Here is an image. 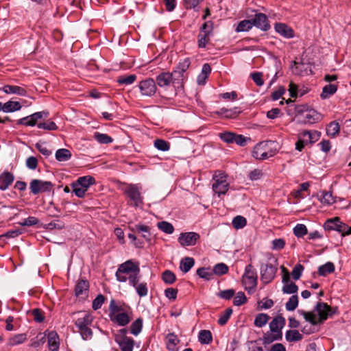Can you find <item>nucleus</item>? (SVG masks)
<instances>
[{"label":"nucleus","mask_w":351,"mask_h":351,"mask_svg":"<svg viewBox=\"0 0 351 351\" xmlns=\"http://www.w3.org/2000/svg\"><path fill=\"white\" fill-rule=\"evenodd\" d=\"M109 317L118 326H125L132 319V311L129 305L111 300L109 305Z\"/></svg>","instance_id":"1"},{"label":"nucleus","mask_w":351,"mask_h":351,"mask_svg":"<svg viewBox=\"0 0 351 351\" xmlns=\"http://www.w3.org/2000/svg\"><path fill=\"white\" fill-rule=\"evenodd\" d=\"M139 274V264L128 260L119 266L115 276L119 282H125L128 280L130 282V277L137 276Z\"/></svg>","instance_id":"2"},{"label":"nucleus","mask_w":351,"mask_h":351,"mask_svg":"<svg viewBox=\"0 0 351 351\" xmlns=\"http://www.w3.org/2000/svg\"><path fill=\"white\" fill-rule=\"evenodd\" d=\"M265 263H263L261 267V280L264 283L270 282L275 277L277 271V259L271 254L265 255Z\"/></svg>","instance_id":"3"},{"label":"nucleus","mask_w":351,"mask_h":351,"mask_svg":"<svg viewBox=\"0 0 351 351\" xmlns=\"http://www.w3.org/2000/svg\"><path fill=\"white\" fill-rule=\"evenodd\" d=\"M212 189L218 196L225 195L229 190L230 183L228 174L221 170H217L213 176Z\"/></svg>","instance_id":"4"},{"label":"nucleus","mask_w":351,"mask_h":351,"mask_svg":"<svg viewBox=\"0 0 351 351\" xmlns=\"http://www.w3.org/2000/svg\"><path fill=\"white\" fill-rule=\"evenodd\" d=\"M93 322V317L86 313L82 314L75 322V324L84 340L90 339L93 337V331L90 328Z\"/></svg>","instance_id":"5"},{"label":"nucleus","mask_w":351,"mask_h":351,"mask_svg":"<svg viewBox=\"0 0 351 351\" xmlns=\"http://www.w3.org/2000/svg\"><path fill=\"white\" fill-rule=\"evenodd\" d=\"M95 183V179L91 176H82L71 184L75 195L80 197H84L88 188Z\"/></svg>","instance_id":"6"},{"label":"nucleus","mask_w":351,"mask_h":351,"mask_svg":"<svg viewBox=\"0 0 351 351\" xmlns=\"http://www.w3.org/2000/svg\"><path fill=\"white\" fill-rule=\"evenodd\" d=\"M258 276L256 269L252 264L245 267L244 274L242 276V284L245 290L249 293L253 291L257 286Z\"/></svg>","instance_id":"7"},{"label":"nucleus","mask_w":351,"mask_h":351,"mask_svg":"<svg viewBox=\"0 0 351 351\" xmlns=\"http://www.w3.org/2000/svg\"><path fill=\"white\" fill-rule=\"evenodd\" d=\"M127 331L125 328L121 329L114 336V340L119 344L121 351L133 350L134 341L126 336Z\"/></svg>","instance_id":"8"},{"label":"nucleus","mask_w":351,"mask_h":351,"mask_svg":"<svg viewBox=\"0 0 351 351\" xmlns=\"http://www.w3.org/2000/svg\"><path fill=\"white\" fill-rule=\"evenodd\" d=\"M175 81L173 72H162L159 74L156 79V82L160 87H166L172 84L176 90L183 88L182 84L176 83L174 82Z\"/></svg>","instance_id":"9"},{"label":"nucleus","mask_w":351,"mask_h":351,"mask_svg":"<svg viewBox=\"0 0 351 351\" xmlns=\"http://www.w3.org/2000/svg\"><path fill=\"white\" fill-rule=\"evenodd\" d=\"M125 193L128 196L130 201L132 202L131 205L139 207L143 204V197L137 185L128 184L125 189Z\"/></svg>","instance_id":"10"},{"label":"nucleus","mask_w":351,"mask_h":351,"mask_svg":"<svg viewBox=\"0 0 351 351\" xmlns=\"http://www.w3.org/2000/svg\"><path fill=\"white\" fill-rule=\"evenodd\" d=\"M190 65L191 60L189 58H186L179 62L176 69L173 71L176 80L174 82L178 84H182L184 86V81L186 78L184 73L189 68Z\"/></svg>","instance_id":"11"},{"label":"nucleus","mask_w":351,"mask_h":351,"mask_svg":"<svg viewBox=\"0 0 351 351\" xmlns=\"http://www.w3.org/2000/svg\"><path fill=\"white\" fill-rule=\"evenodd\" d=\"M213 26L208 23H203L197 36V44L199 48H205L210 41V37L213 34Z\"/></svg>","instance_id":"12"},{"label":"nucleus","mask_w":351,"mask_h":351,"mask_svg":"<svg viewBox=\"0 0 351 351\" xmlns=\"http://www.w3.org/2000/svg\"><path fill=\"white\" fill-rule=\"evenodd\" d=\"M48 116L49 112L47 111L37 112L29 116L20 119L18 120L17 123L26 126H34L39 119L47 118Z\"/></svg>","instance_id":"13"},{"label":"nucleus","mask_w":351,"mask_h":351,"mask_svg":"<svg viewBox=\"0 0 351 351\" xmlns=\"http://www.w3.org/2000/svg\"><path fill=\"white\" fill-rule=\"evenodd\" d=\"M141 93L144 96H153L157 90L156 82L152 78H148L139 82Z\"/></svg>","instance_id":"14"},{"label":"nucleus","mask_w":351,"mask_h":351,"mask_svg":"<svg viewBox=\"0 0 351 351\" xmlns=\"http://www.w3.org/2000/svg\"><path fill=\"white\" fill-rule=\"evenodd\" d=\"M52 188V184L49 181H43L40 180H32L29 184L31 192L36 195L40 193L49 191Z\"/></svg>","instance_id":"15"},{"label":"nucleus","mask_w":351,"mask_h":351,"mask_svg":"<svg viewBox=\"0 0 351 351\" xmlns=\"http://www.w3.org/2000/svg\"><path fill=\"white\" fill-rule=\"evenodd\" d=\"M129 284L135 288L139 297L142 298L147 295L148 288L147 283L145 282H140V274L137 276L130 277Z\"/></svg>","instance_id":"16"},{"label":"nucleus","mask_w":351,"mask_h":351,"mask_svg":"<svg viewBox=\"0 0 351 351\" xmlns=\"http://www.w3.org/2000/svg\"><path fill=\"white\" fill-rule=\"evenodd\" d=\"M267 142H261L256 144L253 149L252 156L258 160H265L271 156L272 154H269Z\"/></svg>","instance_id":"17"},{"label":"nucleus","mask_w":351,"mask_h":351,"mask_svg":"<svg viewBox=\"0 0 351 351\" xmlns=\"http://www.w3.org/2000/svg\"><path fill=\"white\" fill-rule=\"evenodd\" d=\"M199 239V234L194 232L181 233L178 237V241L183 247L192 246L196 244Z\"/></svg>","instance_id":"18"},{"label":"nucleus","mask_w":351,"mask_h":351,"mask_svg":"<svg viewBox=\"0 0 351 351\" xmlns=\"http://www.w3.org/2000/svg\"><path fill=\"white\" fill-rule=\"evenodd\" d=\"M324 227L328 230H337L341 234L345 232L346 229L348 228V226L341 222L338 217L328 219L324 224Z\"/></svg>","instance_id":"19"},{"label":"nucleus","mask_w":351,"mask_h":351,"mask_svg":"<svg viewBox=\"0 0 351 351\" xmlns=\"http://www.w3.org/2000/svg\"><path fill=\"white\" fill-rule=\"evenodd\" d=\"M285 325V319L280 315H278L273 319L269 324V328L271 332L280 333L282 335V329Z\"/></svg>","instance_id":"20"},{"label":"nucleus","mask_w":351,"mask_h":351,"mask_svg":"<svg viewBox=\"0 0 351 351\" xmlns=\"http://www.w3.org/2000/svg\"><path fill=\"white\" fill-rule=\"evenodd\" d=\"M132 232L141 234V237L146 241H151V232L149 226L141 223L136 224L130 228Z\"/></svg>","instance_id":"21"},{"label":"nucleus","mask_w":351,"mask_h":351,"mask_svg":"<svg viewBox=\"0 0 351 351\" xmlns=\"http://www.w3.org/2000/svg\"><path fill=\"white\" fill-rule=\"evenodd\" d=\"M47 345L50 351H58L60 346V339L56 331H51L47 335Z\"/></svg>","instance_id":"22"},{"label":"nucleus","mask_w":351,"mask_h":351,"mask_svg":"<svg viewBox=\"0 0 351 351\" xmlns=\"http://www.w3.org/2000/svg\"><path fill=\"white\" fill-rule=\"evenodd\" d=\"M275 29L285 38H291L294 36L293 30L287 23H275Z\"/></svg>","instance_id":"23"},{"label":"nucleus","mask_w":351,"mask_h":351,"mask_svg":"<svg viewBox=\"0 0 351 351\" xmlns=\"http://www.w3.org/2000/svg\"><path fill=\"white\" fill-rule=\"evenodd\" d=\"M300 136L305 140L306 144H312L317 142L321 136V132L317 130H306L301 133Z\"/></svg>","instance_id":"24"},{"label":"nucleus","mask_w":351,"mask_h":351,"mask_svg":"<svg viewBox=\"0 0 351 351\" xmlns=\"http://www.w3.org/2000/svg\"><path fill=\"white\" fill-rule=\"evenodd\" d=\"M14 176L8 171L2 173L0 176V189L6 190L13 182Z\"/></svg>","instance_id":"25"},{"label":"nucleus","mask_w":351,"mask_h":351,"mask_svg":"<svg viewBox=\"0 0 351 351\" xmlns=\"http://www.w3.org/2000/svg\"><path fill=\"white\" fill-rule=\"evenodd\" d=\"M331 308L330 306L324 302H318L316 306V311L319 316V320L324 321L328 318V315Z\"/></svg>","instance_id":"26"},{"label":"nucleus","mask_w":351,"mask_h":351,"mask_svg":"<svg viewBox=\"0 0 351 351\" xmlns=\"http://www.w3.org/2000/svg\"><path fill=\"white\" fill-rule=\"evenodd\" d=\"M89 287V282L86 280H80L77 282L75 288V293L76 296L86 295Z\"/></svg>","instance_id":"27"},{"label":"nucleus","mask_w":351,"mask_h":351,"mask_svg":"<svg viewBox=\"0 0 351 351\" xmlns=\"http://www.w3.org/2000/svg\"><path fill=\"white\" fill-rule=\"evenodd\" d=\"M167 348L169 351H178L177 345L180 342L178 337L173 333H169L166 337Z\"/></svg>","instance_id":"28"},{"label":"nucleus","mask_w":351,"mask_h":351,"mask_svg":"<svg viewBox=\"0 0 351 351\" xmlns=\"http://www.w3.org/2000/svg\"><path fill=\"white\" fill-rule=\"evenodd\" d=\"M3 90L6 94H16L21 96H25L27 91L25 88L18 86L5 85L3 87Z\"/></svg>","instance_id":"29"},{"label":"nucleus","mask_w":351,"mask_h":351,"mask_svg":"<svg viewBox=\"0 0 351 351\" xmlns=\"http://www.w3.org/2000/svg\"><path fill=\"white\" fill-rule=\"evenodd\" d=\"M27 341V335L25 333L17 334L10 337L8 341V345L15 346L22 344Z\"/></svg>","instance_id":"30"},{"label":"nucleus","mask_w":351,"mask_h":351,"mask_svg":"<svg viewBox=\"0 0 351 351\" xmlns=\"http://www.w3.org/2000/svg\"><path fill=\"white\" fill-rule=\"evenodd\" d=\"M340 131V125L337 121L330 122L326 128V134L331 138L336 137Z\"/></svg>","instance_id":"31"},{"label":"nucleus","mask_w":351,"mask_h":351,"mask_svg":"<svg viewBox=\"0 0 351 351\" xmlns=\"http://www.w3.org/2000/svg\"><path fill=\"white\" fill-rule=\"evenodd\" d=\"M195 261L191 257L182 258L180 263V269L184 273H187L194 265Z\"/></svg>","instance_id":"32"},{"label":"nucleus","mask_w":351,"mask_h":351,"mask_svg":"<svg viewBox=\"0 0 351 351\" xmlns=\"http://www.w3.org/2000/svg\"><path fill=\"white\" fill-rule=\"evenodd\" d=\"M282 338V335H281L280 332H266L264 334L263 337V341L264 344H269L274 342V341L277 340H281Z\"/></svg>","instance_id":"33"},{"label":"nucleus","mask_w":351,"mask_h":351,"mask_svg":"<svg viewBox=\"0 0 351 351\" xmlns=\"http://www.w3.org/2000/svg\"><path fill=\"white\" fill-rule=\"evenodd\" d=\"M335 265L332 262H327L326 264L321 265L318 268V274L319 276H326L329 274L334 272Z\"/></svg>","instance_id":"34"},{"label":"nucleus","mask_w":351,"mask_h":351,"mask_svg":"<svg viewBox=\"0 0 351 351\" xmlns=\"http://www.w3.org/2000/svg\"><path fill=\"white\" fill-rule=\"evenodd\" d=\"M21 108V105L18 101H9L3 105L2 110L5 112H11L19 110Z\"/></svg>","instance_id":"35"},{"label":"nucleus","mask_w":351,"mask_h":351,"mask_svg":"<svg viewBox=\"0 0 351 351\" xmlns=\"http://www.w3.org/2000/svg\"><path fill=\"white\" fill-rule=\"evenodd\" d=\"M71 157V152L67 149H60L56 151V158L60 162L69 160Z\"/></svg>","instance_id":"36"},{"label":"nucleus","mask_w":351,"mask_h":351,"mask_svg":"<svg viewBox=\"0 0 351 351\" xmlns=\"http://www.w3.org/2000/svg\"><path fill=\"white\" fill-rule=\"evenodd\" d=\"M337 90V86L335 84H330L325 86L323 88L322 93H321V97L322 99H326L330 95L335 94Z\"/></svg>","instance_id":"37"},{"label":"nucleus","mask_w":351,"mask_h":351,"mask_svg":"<svg viewBox=\"0 0 351 351\" xmlns=\"http://www.w3.org/2000/svg\"><path fill=\"white\" fill-rule=\"evenodd\" d=\"M305 121L308 123H314L319 119V114L314 110L306 111L304 114Z\"/></svg>","instance_id":"38"},{"label":"nucleus","mask_w":351,"mask_h":351,"mask_svg":"<svg viewBox=\"0 0 351 351\" xmlns=\"http://www.w3.org/2000/svg\"><path fill=\"white\" fill-rule=\"evenodd\" d=\"M285 338L289 342L298 341L302 339V335L298 330H289L287 331Z\"/></svg>","instance_id":"39"},{"label":"nucleus","mask_w":351,"mask_h":351,"mask_svg":"<svg viewBox=\"0 0 351 351\" xmlns=\"http://www.w3.org/2000/svg\"><path fill=\"white\" fill-rule=\"evenodd\" d=\"M154 145L157 149L162 152L169 151L171 147L170 143L168 141L161 138L156 139L154 142Z\"/></svg>","instance_id":"40"},{"label":"nucleus","mask_w":351,"mask_h":351,"mask_svg":"<svg viewBox=\"0 0 351 351\" xmlns=\"http://www.w3.org/2000/svg\"><path fill=\"white\" fill-rule=\"evenodd\" d=\"M254 14L251 16L252 18L251 19H245L241 21V22H267V17L265 14L257 12L256 11H252Z\"/></svg>","instance_id":"41"},{"label":"nucleus","mask_w":351,"mask_h":351,"mask_svg":"<svg viewBox=\"0 0 351 351\" xmlns=\"http://www.w3.org/2000/svg\"><path fill=\"white\" fill-rule=\"evenodd\" d=\"M269 319V316L265 313L258 314L254 319V325L257 327L261 328L264 326Z\"/></svg>","instance_id":"42"},{"label":"nucleus","mask_w":351,"mask_h":351,"mask_svg":"<svg viewBox=\"0 0 351 351\" xmlns=\"http://www.w3.org/2000/svg\"><path fill=\"white\" fill-rule=\"evenodd\" d=\"M94 138L102 144H109L112 142L113 139L106 134H101L98 132H95Z\"/></svg>","instance_id":"43"},{"label":"nucleus","mask_w":351,"mask_h":351,"mask_svg":"<svg viewBox=\"0 0 351 351\" xmlns=\"http://www.w3.org/2000/svg\"><path fill=\"white\" fill-rule=\"evenodd\" d=\"M136 79V76L134 74L129 75H121L117 78V82L119 84L130 85L134 82Z\"/></svg>","instance_id":"44"},{"label":"nucleus","mask_w":351,"mask_h":351,"mask_svg":"<svg viewBox=\"0 0 351 351\" xmlns=\"http://www.w3.org/2000/svg\"><path fill=\"white\" fill-rule=\"evenodd\" d=\"M143 327V320L141 318L136 319L130 326V332L134 335H138Z\"/></svg>","instance_id":"45"},{"label":"nucleus","mask_w":351,"mask_h":351,"mask_svg":"<svg viewBox=\"0 0 351 351\" xmlns=\"http://www.w3.org/2000/svg\"><path fill=\"white\" fill-rule=\"evenodd\" d=\"M158 228L166 234H172L174 231L173 225L167 221H160L157 224Z\"/></svg>","instance_id":"46"},{"label":"nucleus","mask_w":351,"mask_h":351,"mask_svg":"<svg viewBox=\"0 0 351 351\" xmlns=\"http://www.w3.org/2000/svg\"><path fill=\"white\" fill-rule=\"evenodd\" d=\"M199 340L202 343L208 344L212 341V334L209 330H203L199 332Z\"/></svg>","instance_id":"47"},{"label":"nucleus","mask_w":351,"mask_h":351,"mask_svg":"<svg viewBox=\"0 0 351 351\" xmlns=\"http://www.w3.org/2000/svg\"><path fill=\"white\" fill-rule=\"evenodd\" d=\"M232 223L235 229H240L246 226L247 220L245 217L238 215L233 219Z\"/></svg>","instance_id":"48"},{"label":"nucleus","mask_w":351,"mask_h":351,"mask_svg":"<svg viewBox=\"0 0 351 351\" xmlns=\"http://www.w3.org/2000/svg\"><path fill=\"white\" fill-rule=\"evenodd\" d=\"M162 278L163 281L168 285L173 284L176 280V277L174 273L171 271L170 270H166L162 273Z\"/></svg>","instance_id":"49"},{"label":"nucleus","mask_w":351,"mask_h":351,"mask_svg":"<svg viewBox=\"0 0 351 351\" xmlns=\"http://www.w3.org/2000/svg\"><path fill=\"white\" fill-rule=\"evenodd\" d=\"M298 305V297L297 295H292L286 303V309L289 311H294Z\"/></svg>","instance_id":"50"},{"label":"nucleus","mask_w":351,"mask_h":351,"mask_svg":"<svg viewBox=\"0 0 351 351\" xmlns=\"http://www.w3.org/2000/svg\"><path fill=\"white\" fill-rule=\"evenodd\" d=\"M232 313L230 308H226L221 315L218 319V324L221 326L225 325Z\"/></svg>","instance_id":"51"},{"label":"nucleus","mask_w":351,"mask_h":351,"mask_svg":"<svg viewBox=\"0 0 351 351\" xmlns=\"http://www.w3.org/2000/svg\"><path fill=\"white\" fill-rule=\"evenodd\" d=\"M197 274L202 278L210 280L213 276V271L209 268L201 267L197 270Z\"/></svg>","instance_id":"52"},{"label":"nucleus","mask_w":351,"mask_h":351,"mask_svg":"<svg viewBox=\"0 0 351 351\" xmlns=\"http://www.w3.org/2000/svg\"><path fill=\"white\" fill-rule=\"evenodd\" d=\"M307 232V228L304 224L298 223L293 228V233L297 237H302Z\"/></svg>","instance_id":"53"},{"label":"nucleus","mask_w":351,"mask_h":351,"mask_svg":"<svg viewBox=\"0 0 351 351\" xmlns=\"http://www.w3.org/2000/svg\"><path fill=\"white\" fill-rule=\"evenodd\" d=\"M228 267L224 263H218L217 264L213 270V274H215L217 275H223L228 272Z\"/></svg>","instance_id":"54"},{"label":"nucleus","mask_w":351,"mask_h":351,"mask_svg":"<svg viewBox=\"0 0 351 351\" xmlns=\"http://www.w3.org/2000/svg\"><path fill=\"white\" fill-rule=\"evenodd\" d=\"M298 286L294 282H288L284 285L282 291L284 293L291 294L298 291Z\"/></svg>","instance_id":"55"},{"label":"nucleus","mask_w":351,"mask_h":351,"mask_svg":"<svg viewBox=\"0 0 351 351\" xmlns=\"http://www.w3.org/2000/svg\"><path fill=\"white\" fill-rule=\"evenodd\" d=\"M247 302V298L245 293L242 291H239L237 293L234 298L233 304L235 306H240L245 304Z\"/></svg>","instance_id":"56"},{"label":"nucleus","mask_w":351,"mask_h":351,"mask_svg":"<svg viewBox=\"0 0 351 351\" xmlns=\"http://www.w3.org/2000/svg\"><path fill=\"white\" fill-rule=\"evenodd\" d=\"M38 128L47 130H58V127L56 124L50 120H48L44 123H40L37 125Z\"/></svg>","instance_id":"57"},{"label":"nucleus","mask_w":351,"mask_h":351,"mask_svg":"<svg viewBox=\"0 0 351 351\" xmlns=\"http://www.w3.org/2000/svg\"><path fill=\"white\" fill-rule=\"evenodd\" d=\"M320 202L323 204L330 205L335 202V199L331 193L325 191L323 192Z\"/></svg>","instance_id":"58"},{"label":"nucleus","mask_w":351,"mask_h":351,"mask_svg":"<svg viewBox=\"0 0 351 351\" xmlns=\"http://www.w3.org/2000/svg\"><path fill=\"white\" fill-rule=\"evenodd\" d=\"M204 0H183V5L186 9L195 10Z\"/></svg>","instance_id":"59"},{"label":"nucleus","mask_w":351,"mask_h":351,"mask_svg":"<svg viewBox=\"0 0 351 351\" xmlns=\"http://www.w3.org/2000/svg\"><path fill=\"white\" fill-rule=\"evenodd\" d=\"M234 134L235 133H233V132H226L220 133L219 134V136L223 141H224L227 143H233L234 140H235L234 138Z\"/></svg>","instance_id":"60"},{"label":"nucleus","mask_w":351,"mask_h":351,"mask_svg":"<svg viewBox=\"0 0 351 351\" xmlns=\"http://www.w3.org/2000/svg\"><path fill=\"white\" fill-rule=\"evenodd\" d=\"M264 175L263 171L261 169H255L253 171H250L248 177L250 180L254 181L260 180L263 178Z\"/></svg>","instance_id":"61"},{"label":"nucleus","mask_w":351,"mask_h":351,"mask_svg":"<svg viewBox=\"0 0 351 351\" xmlns=\"http://www.w3.org/2000/svg\"><path fill=\"white\" fill-rule=\"evenodd\" d=\"M303 270L304 267L301 264H296L291 272L293 278L295 280H298L300 278Z\"/></svg>","instance_id":"62"},{"label":"nucleus","mask_w":351,"mask_h":351,"mask_svg":"<svg viewBox=\"0 0 351 351\" xmlns=\"http://www.w3.org/2000/svg\"><path fill=\"white\" fill-rule=\"evenodd\" d=\"M274 305V301L271 299H264L258 302L259 309H269Z\"/></svg>","instance_id":"63"},{"label":"nucleus","mask_w":351,"mask_h":351,"mask_svg":"<svg viewBox=\"0 0 351 351\" xmlns=\"http://www.w3.org/2000/svg\"><path fill=\"white\" fill-rule=\"evenodd\" d=\"M105 301V297L99 294L97 296V298L93 300L92 307L94 310H97L100 308Z\"/></svg>","instance_id":"64"}]
</instances>
